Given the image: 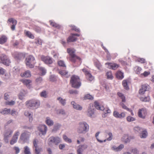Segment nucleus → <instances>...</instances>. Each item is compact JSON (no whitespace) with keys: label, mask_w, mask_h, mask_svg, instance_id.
I'll list each match as a JSON object with an SVG mask.
<instances>
[{"label":"nucleus","mask_w":154,"mask_h":154,"mask_svg":"<svg viewBox=\"0 0 154 154\" xmlns=\"http://www.w3.org/2000/svg\"><path fill=\"white\" fill-rule=\"evenodd\" d=\"M143 129L138 126H136L134 128V130L135 131V133H140L142 131V130Z\"/></svg>","instance_id":"nucleus-34"},{"label":"nucleus","mask_w":154,"mask_h":154,"mask_svg":"<svg viewBox=\"0 0 154 154\" xmlns=\"http://www.w3.org/2000/svg\"><path fill=\"white\" fill-rule=\"evenodd\" d=\"M100 133V132H97L95 134V137L96 138V139H97V140L100 143H102L103 142V141L102 140H100L98 138V136L99 134Z\"/></svg>","instance_id":"nucleus-61"},{"label":"nucleus","mask_w":154,"mask_h":154,"mask_svg":"<svg viewBox=\"0 0 154 154\" xmlns=\"http://www.w3.org/2000/svg\"><path fill=\"white\" fill-rule=\"evenodd\" d=\"M40 95L41 97L44 98H46L47 97V94L45 91H43L41 92Z\"/></svg>","instance_id":"nucleus-49"},{"label":"nucleus","mask_w":154,"mask_h":154,"mask_svg":"<svg viewBox=\"0 0 154 154\" xmlns=\"http://www.w3.org/2000/svg\"><path fill=\"white\" fill-rule=\"evenodd\" d=\"M94 113V107L93 104H90L88 108L87 115L90 117L92 116Z\"/></svg>","instance_id":"nucleus-16"},{"label":"nucleus","mask_w":154,"mask_h":154,"mask_svg":"<svg viewBox=\"0 0 154 154\" xmlns=\"http://www.w3.org/2000/svg\"><path fill=\"white\" fill-rule=\"evenodd\" d=\"M61 125L59 124H56L54 126L53 129L52 131L53 132H55L59 130L60 128Z\"/></svg>","instance_id":"nucleus-33"},{"label":"nucleus","mask_w":154,"mask_h":154,"mask_svg":"<svg viewBox=\"0 0 154 154\" xmlns=\"http://www.w3.org/2000/svg\"><path fill=\"white\" fill-rule=\"evenodd\" d=\"M13 132V131L10 129H8L5 131L4 134V140L6 143H8L9 138Z\"/></svg>","instance_id":"nucleus-7"},{"label":"nucleus","mask_w":154,"mask_h":154,"mask_svg":"<svg viewBox=\"0 0 154 154\" xmlns=\"http://www.w3.org/2000/svg\"><path fill=\"white\" fill-rule=\"evenodd\" d=\"M126 119L128 122H133L136 120L135 118L130 116H128L126 118Z\"/></svg>","instance_id":"nucleus-46"},{"label":"nucleus","mask_w":154,"mask_h":154,"mask_svg":"<svg viewBox=\"0 0 154 154\" xmlns=\"http://www.w3.org/2000/svg\"><path fill=\"white\" fill-rule=\"evenodd\" d=\"M87 147L88 145L85 144L79 145L77 150V154H82V152Z\"/></svg>","instance_id":"nucleus-14"},{"label":"nucleus","mask_w":154,"mask_h":154,"mask_svg":"<svg viewBox=\"0 0 154 154\" xmlns=\"http://www.w3.org/2000/svg\"><path fill=\"white\" fill-rule=\"evenodd\" d=\"M26 92L25 91H21L19 93L18 97L20 99L22 100L24 99L26 95Z\"/></svg>","instance_id":"nucleus-25"},{"label":"nucleus","mask_w":154,"mask_h":154,"mask_svg":"<svg viewBox=\"0 0 154 154\" xmlns=\"http://www.w3.org/2000/svg\"><path fill=\"white\" fill-rule=\"evenodd\" d=\"M57 100L59 104L63 106H64L66 104V100L61 97H58L57 98Z\"/></svg>","instance_id":"nucleus-20"},{"label":"nucleus","mask_w":154,"mask_h":154,"mask_svg":"<svg viewBox=\"0 0 154 154\" xmlns=\"http://www.w3.org/2000/svg\"><path fill=\"white\" fill-rule=\"evenodd\" d=\"M63 138L66 142L68 143H71L72 142L71 140L66 135L64 134L63 135Z\"/></svg>","instance_id":"nucleus-43"},{"label":"nucleus","mask_w":154,"mask_h":154,"mask_svg":"<svg viewBox=\"0 0 154 154\" xmlns=\"http://www.w3.org/2000/svg\"><path fill=\"white\" fill-rule=\"evenodd\" d=\"M67 52L71 56L70 60L72 62H75L76 59H79L80 58L77 56L75 54V50L73 49L70 48L67 49Z\"/></svg>","instance_id":"nucleus-6"},{"label":"nucleus","mask_w":154,"mask_h":154,"mask_svg":"<svg viewBox=\"0 0 154 154\" xmlns=\"http://www.w3.org/2000/svg\"><path fill=\"white\" fill-rule=\"evenodd\" d=\"M70 26L72 27V30H75V31L78 32H80L79 29L77 28L75 26L73 25H71Z\"/></svg>","instance_id":"nucleus-59"},{"label":"nucleus","mask_w":154,"mask_h":154,"mask_svg":"<svg viewBox=\"0 0 154 154\" xmlns=\"http://www.w3.org/2000/svg\"><path fill=\"white\" fill-rule=\"evenodd\" d=\"M77 128V132L80 134H84L88 132L89 130V125L85 121L79 122Z\"/></svg>","instance_id":"nucleus-1"},{"label":"nucleus","mask_w":154,"mask_h":154,"mask_svg":"<svg viewBox=\"0 0 154 154\" xmlns=\"http://www.w3.org/2000/svg\"><path fill=\"white\" fill-rule=\"evenodd\" d=\"M15 103V102L14 100H11V101H7L5 102V104L6 105L12 106L14 105Z\"/></svg>","instance_id":"nucleus-47"},{"label":"nucleus","mask_w":154,"mask_h":154,"mask_svg":"<svg viewBox=\"0 0 154 154\" xmlns=\"http://www.w3.org/2000/svg\"><path fill=\"white\" fill-rule=\"evenodd\" d=\"M42 78L41 77H39L38 78H37L35 80L36 82L38 84L41 83L42 82Z\"/></svg>","instance_id":"nucleus-57"},{"label":"nucleus","mask_w":154,"mask_h":154,"mask_svg":"<svg viewBox=\"0 0 154 154\" xmlns=\"http://www.w3.org/2000/svg\"><path fill=\"white\" fill-rule=\"evenodd\" d=\"M71 104L73 108L76 109L81 110L82 108L80 105L75 103L74 101H72Z\"/></svg>","instance_id":"nucleus-22"},{"label":"nucleus","mask_w":154,"mask_h":154,"mask_svg":"<svg viewBox=\"0 0 154 154\" xmlns=\"http://www.w3.org/2000/svg\"><path fill=\"white\" fill-rule=\"evenodd\" d=\"M7 37L4 35H2L0 38V44H3L5 43L7 41Z\"/></svg>","instance_id":"nucleus-29"},{"label":"nucleus","mask_w":154,"mask_h":154,"mask_svg":"<svg viewBox=\"0 0 154 154\" xmlns=\"http://www.w3.org/2000/svg\"><path fill=\"white\" fill-rule=\"evenodd\" d=\"M10 94L9 93H6L4 94V99L8 100L10 98Z\"/></svg>","instance_id":"nucleus-56"},{"label":"nucleus","mask_w":154,"mask_h":154,"mask_svg":"<svg viewBox=\"0 0 154 154\" xmlns=\"http://www.w3.org/2000/svg\"><path fill=\"white\" fill-rule=\"evenodd\" d=\"M26 103L28 107L37 108L40 106V101L37 100H32L26 101Z\"/></svg>","instance_id":"nucleus-3"},{"label":"nucleus","mask_w":154,"mask_h":154,"mask_svg":"<svg viewBox=\"0 0 154 154\" xmlns=\"http://www.w3.org/2000/svg\"><path fill=\"white\" fill-rule=\"evenodd\" d=\"M149 97H141L140 98V100L144 102H147L149 101Z\"/></svg>","instance_id":"nucleus-55"},{"label":"nucleus","mask_w":154,"mask_h":154,"mask_svg":"<svg viewBox=\"0 0 154 154\" xmlns=\"http://www.w3.org/2000/svg\"><path fill=\"white\" fill-rule=\"evenodd\" d=\"M25 62L27 67L30 68H33L35 63V58L32 56H29L26 58Z\"/></svg>","instance_id":"nucleus-4"},{"label":"nucleus","mask_w":154,"mask_h":154,"mask_svg":"<svg viewBox=\"0 0 154 154\" xmlns=\"http://www.w3.org/2000/svg\"><path fill=\"white\" fill-rule=\"evenodd\" d=\"M108 134L109 137L107 138V140L110 141L112 139V133H111V132H109V133Z\"/></svg>","instance_id":"nucleus-62"},{"label":"nucleus","mask_w":154,"mask_h":154,"mask_svg":"<svg viewBox=\"0 0 154 154\" xmlns=\"http://www.w3.org/2000/svg\"><path fill=\"white\" fill-rule=\"evenodd\" d=\"M141 134L140 135V137L141 138H145L147 136V133L146 130L143 129L141 131Z\"/></svg>","instance_id":"nucleus-31"},{"label":"nucleus","mask_w":154,"mask_h":154,"mask_svg":"<svg viewBox=\"0 0 154 154\" xmlns=\"http://www.w3.org/2000/svg\"><path fill=\"white\" fill-rule=\"evenodd\" d=\"M24 115L26 116L29 118V122H32L33 120L32 114L31 112L26 111L24 112Z\"/></svg>","instance_id":"nucleus-21"},{"label":"nucleus","mask_w":154,"mask_h":154,"mask_svg":"<svg viewBox=\"0 0 154 154\" xmlns=\"http://www.w3.org/2000/svg\"><path fill=\"white\" fill-rule=\"evenodd\" d=\"M106 65H108V68L110 69L115 70L119 67V65L115 63H106Z\"/></svg>","instance_id":"nucleus-19"},{"label":"nucleus","mask_w":154,"mask_h":154,"mask_svg":"<svg viewBox=\"0 0 154 154\" xmlns=\"http://www.w3.org/2000/svg\"><path fill=\"white\" fill-rule=\"evenodd\" d=\"M26 35L29 38L33 39L34 38V36L33 35L29 32L27 31L26 32Z\"/></svg>","instance_id":"nucleus-53"},{"label":"nucleus","mask_w":154,"mask_h":154,"mask_svg":"<svg viewBox=\"0 0 154 154\" xmlns=\"http://www.w3.org/2000/svg\"><path fill=\"white\" fill-rule=\"evenodd\" d=\"M106 75L108 79H112L113 78L112 72L111 71L107 72L106 73Z\"/></svg>","instance_id":"nucleus-39"},{"label":"nucleus","mask_w":154,"mask_h":154,"mask_svg":"<svg viewBox=\"0 0 154 154\" xmlns=\"http://www.w3.org/2000/svg\"><path fill=\"white\" fill-rule=\"evenodd\" d=\"M116 77L118 79H122L124 77L123 73L120 71H118L116 74Z\"/></svg>","instance_id":"nucleus-27"},{"label":"nucleus","mask_w":154,"mask_h":154,"mask_svg":"<svg viewBox=\"0 0 154 154\" xmlns=\"http://www.w3.org/2000/svg\"><path fill=\"white\" fill-rule=\"evenodd\" d=\"M50 24L53 27H55L59 29L60 28V26L57 24L52 22L51 20L49 21Z\"/></svg>","instance_id":"nucleus-37"},{"label":"nucleus","mask_w":154,"mask_h":154,"mask_svg":"<svg viewBox=\"0 0 154 154\" xmlns=\"http://www.w3.org/2000/svg\"><path fill=\"white\" fill-rule=\"evenodd\" d=\"M103 110L104 111V112L105 114L110 113L111 112V111L110 109L108 108H106L105 109L104 108V109Z\"/></svg>","instance_id":"nucleus-64"},{"label":"nucleus","mask_w":154,"mask_h":154,"mask_svg":"<svg viewBox=\"0 0 154 154\" xmlns=\"http://www.w3.org/2000/svg\"><path fill=\"white\" fill-rule=\"evenodd\" d=\"M113 115L116 118L122 119L125 116L126 114L124 112L119 113L118 111L115 110L113 112Z\"/></svg>","instance_id":"nucleus-11"},{"label":"nucleus","mask_w":154,"mask_h":154,"mask_svg":"<svg viewBox=\"0 0 154 154\" xmlns=\"http://www.w3.org/2000/svg\"><path fill=\"white\" fill-rule=\"evenodd\" d=\"M61 141V139L60 138L57 136H51L48 139V143L49 146H51L53 144L58 145Z\"/></svg>","instance_id":"nucleus-5"},{"label":"nucleus","mask_w":154,"mask_h":154,"mask_svg":"<svg viewBox=\"0 0 154 154\" xmlns=\"http://www.w3.org/2000/svg\"><path fill=\"white\" fill-rule=\"evenodd\" d=\"M58 63L59 65L60 66H62L63 67H66V66L63 60H60L59 61Z\"/></svg>","instance_id":"nucleus-51"},{"label":"nucleus","mask_w":154,"mask_h":154,"mask_svg":"<svg viewBox=\"0 0 154 154\" xmlns=\"http://www.w3.org/2000/svg\"><path fill=\"white\" fill-rule=\"evenodd\" d=\"M135 69H136L135 71L136 73L137 74H139L140 73V71L142 70L141 68L140 67L137 66L136 67Z\"/></svg>","instance_id":"nucleus-58"},{"label":"nucleus","mask_w":154,"mask_h":154,"mask_svg":"<svg viewBox=\"0 0 154 154\" xmlns=\"http://www.w3.org/2000/svg\"><path fill=\"white\" fill-rule=\"evenodd\" d=\"M30 133L27 132H24L22 133L20 137V139L24 142H26L29 139Z\"/></svg>","instance_id":"nucleus-13"},{"label":"nucleus","mask_w":154,"mask_h":154,"mask_svg":"<svg viewBox=\"0 0 154 154\" xmlns=\"http://www.w3.org/2000/svg\"><path fill=\"white\" fill-rule=\"evenodd\" d=\"M41 59L47 64H50L53 63L52 59L49 56H42L41 57Z\"/></svg>","instance_id":"nucleus-10"},{"label":"nucleus","mask_w":154,"mask_h":154,"mask_svg":"<svg viewBox=\"0 0 154 154\" xmlns=\"http://www.w3.org/2000/svg\"><path fill=\"white\" fill-rule=\"evenodd\" d=\"M34 149L35 150V152L36 154H39L41 150V149L38 148V147Z\"/></svg>","instance_id":"nucleus-63"},{"label":"nucleus","mask_w":154,"mask_h":154,"mask_svg":"<svg viewBox=\"0 0 154 154\" xmlns=\"http://www.w3.org/2000/svg\"><path fill=\"white\" fill-rule=\"evenodd\" d=\"M11 112L10 109H7L6 108H5L2 111H0V113L3 115H8Z\"/></svg>","instance_id":"nucleus-30"},{"label":"nucleus","mask_w":154,"mask_h":154,"mask_svg":"<svg viewBox=\"0 0 154 154\" xmlns=\"http://www.w3.org/2000/svg\"><path fill=\"white\" fill-rule=\"evenodd\" d=\"M82 70L86 75L87 78L90 81H92L94 79L93 76L89 72L85 69H83Z\"/></svg>","instance_id":"nucleus-15"},{"label":"nucleus","mask_w":154,"mask_h":154,"mask_svg":"<svg viewBox=\"0 0 154 154\" xmlns=\"http://www.w3.org/2000/svg\"><path fill=\"white\" fill-rule=\"evenodd\" d=\"M78 92L79 91L76 90H70L69 91V93L70 94H77Z\"/></svg>","instance_id":"nucleus-52"},{"label":"nucleus","mask_w":154,"mask_h":154,"mask_svg":"<svg viewBox=\"0 0 154 154\" xmlns=\"http://www.w3.org/2000/svg\"><path fill=\"white\" fill-rule=\"evenodd\" d=\"M74 36V35H72V36H69L67 40V42H73L76 41L77 40V38H76Z\"/></svg>","instance_id":"nucleus-35"},{"label":"nucleus","mask_w":154,"mask_h":154,"mask_svg":"<svg viewBox=\"0 0 154 154\" xmlns=\"http://www.w3.org/2000/svg\"><path fill=\"white\" fill-rule=\"evenodd\" d=\"M122 85L125 89L128 90L129 87L128 85L127 82L126 80H124L122 82Z\"/></svg>","instance_id":"nucleus-42"},{"label":"nucleus","mask_w":154,"mask_h":154,"mask_svg":"<svg viewBox=\"0 0 154 154\" xmlns=\"http://www.w3.org/2000/svg\"><path fill=\"white\" fill-rule=\"evenodd\" d=\"M39 69L42 75H44L45 74L46 72V70L44 68L42 67H40Z\"/></svg>","instance_id":"nucleus-41"},{"label":"nucleus","mask_w":154,"mask_h":154,"mask_svg":"<svg viewBox=\"0 0 154 154\" xmlns=\"http://www.w3.org/2000/svg\"><path fill=\"white\" fill-rule=\"evenodd\" d=\"M21 81L27 86L29 87L30 84L31 82V81L30 80L25 79L21 80Z\"/></svg>","instance_id":"nucleus-26"},{"label":"nucleus","mask_w":154,"mask_h":154,"mask_svg":"<svg viewBox=\"0 0 154 154\" xmlns=\"http://www.w3.org/2000/svg\"><path fill=\"white\" fill-rule=\"evenodd\" d=\"M94 105L95 107L98 109L103 110L104 109V107L103 106H100L97 102H95Z\"/></svg>","instance_id":"nucleus-32"},{"label":"nucleus","mask_w":154,"mask_h":154,"mask_svg":"<svg viewBox=\"0 0 154 154\" xmlns=\"http://www.w3.org/2000/svg\"><path fill=\"white\" fill-rule=\"evenodd\" d=\"M149 86L146 84H145L143 85L142 86V90L143 89V91L145 92L146 91H148L149 90Z\"/></svg>","instance_id":"nucleus-38"},{"label":"nucleus","mask_w":154,"mask_h":154,"mask_svg":"<svg viewBox=\"0 0 154 154\" xmlns=\"http://www.w3.org/2000/svg\"><path fill=\"white\" fill-rule=\"evenodd\" d=\"M84 99L92 100L93 99V97L89 94H86L84 97Z\"/></svg>","instance_id":"nucleus-50"},{"label":"nucleus","mask_w":154,"mask_h":154,"mask_svg":"<svg viewBox=\"0 0 154 154\" xmlns=\"http://www.w3.org/2000/svg\"><path fill=\"white\" fill-rule=\"evenodd\" d=\"M20 75L22 77H29L31 76V72L29 70H27L24 73H21Z\"/></svg>","instance_id":"nucleus-24"},{"label":"nucleus","mask_w":154,"mask_h":154,"mask_svg":"<svg viewBox=\"0 0 154 154\" xmlns=\"http://www.w3.org/2000/svg\"><path fill=\"white\" fill-rule=\"evenodd\" d=\"M120 105L123 109H126L128 111H131V109L128 108L123 103H120Z\"/></svg>","instance_id":"nucleus-54"},{"label":"nucleus","mask_w":154,"mask_h":154,"mask_svg":"<svg viewBox=\"0 0 154 154\" xmlns=\"http://www.w3.org/2000/svg\"><path fill=\"white\" fill-rule=\"evenodd\" d=\"M122 141L125 143H127L130 141V139L128 135L124 134L122 138Z\"/></svg>","instance_id":"nucleus-28"},{"label":"nucleus","mask_w":154,"mask_h":154,"mask_svg":"<svg viewBox=\"0 0 154 154\" xmlns=\"http://www.w3.org/2000/svg\"><path fill=\"white\" fill-rule=\"evenodd\" d=\"M24 152L25 154H31L30 149L28 146H25L24 148Z\"/></svg>","instance_id":"nucleus-40"},{"label":"nucleus","mask_w":154,"mask_h":154,"mask_svg":"<svg viewBox=\"0 0 154 154\" xmlns=\"http://www.w3.org/2000/svg\"><path fill=\"white\" fill-rule=\"evenodd\" d=\"M118 95L122 99V102H125V96L121 93H118Z\"/></svg>","instance_id":"nucleus-45"},{"label":"nucleus","mask_w":154,"mask_h":154,"mask_svg":"<svg viewBox=\"0 0 154 154\" xmlns=\"http://www.w3.org/2000/svg\"><path fill=\"white\" fill-rule=\"evenodd\" d=\"M20 134V132L19 131H16L14 135L11 140L10 141V144L13 145L16 143L18 138V136Z\"/></svg>","instance_id":"nucleus-12"},{"label":"nucleus","mask_w":154,"mask_h":154,"mask_svg":"<svg viewBox=\"0 0 154 154\" xmlns=\"http://www.w3.org/2000/svg\"><path fill=\"white\" fill-rule=\"evenodd\" d=\"M46 124L49 126H52L54 125L53 121L49 117H47L45 120Z\"/></svg>","instance_id":"nucleus-23"},{"label":"nucleus","mask_w":154,"mask_h":154,"mask_svg":"<svg viewBox=\"0 0 154 154\" xmlns=\"http://www.w3.org/2000/svg\"><path fill=\"white\" fill-rule=\"evenodd\" d=\"M70 82L72 87L75 88H79L81 85L79 78L77 76H72L71 78Z\"/></svg>","instance_id":"nucleus-2"},{"label":"nucleus","mask_w":154,"mask_h":154,"mask_svg":"<svg viewBox=\"0 0 154 154\" xmlns=\"http://www.w3.org/2000/svg\"><path fill=\"white\" fill-rule=\"evenodd\" d=\"M10 114L12 116H17L18 115V112L14 109H13L11 111V112Z\"/></svg>","instance_id":"nucleus-36"},{"label":"nucleus","mask_w":154,"mask_h":154,"mask_svg":"<svg viewBox=\"0 0 154 154\" xmlns=\"http://www.w3.org/2000/svg\"><path fill=\"white\" fill-rule=\"evenodd\" d=\"M146 114V111L145 109H142L139 110L138 112V116L143 119H144Z\"/></svg>","instance_id":"nucleus-18"},{"label":"nucleus","mask_w":154,"mask_h":154,"mask_svg":"<svg viewBox=\"0 0 154 154\" xmlns=\"http://www.w3.org/2000/svg\"><path fill=\"white\" fill-rule=\"evenodd\" d=\"M38 129L40 132L39 134L44 135L46 133L48 128L45 125L43 124L39 125L38 127Z\"/></svg>","instance_id":"nucleus-9"},{"label":"nucleus","mask_w":154,"mask_h":154,"mask_svg":"<svg viewBox=\"0 0 154 154\" xmlns=\"http://www.w3.org/2000/svg\"><path fill=\"white\" fill-rule=\"evenodd\" d=\"M59 73L62 76L66 75L68 73L66 71H61L59 72Z\"/></svg>","instance_id":"nucleus-60"},{"label":"nucleus","mask_w":154,"mask_h":154,"mask_svg":"<svg viewBox=\"0 0 154 154\" xmlns=\"http://www.w3.org/2000/svg\"><path fill=\"white\" fill-rule=\"evenodd\" d=\"M95 65L96 67L100 70H101L102 66L100 63L98 61L97 62L95 63Z\"/></svg>","instance_id":"nucleus-48"},{"label":"nucleus","mask_w":154,"mask_h":154,"mask_svg":"<svg viewBox=\"0 0 154 154\" xmlns=\"http://www.w3.org/2000/svg\"><path fill=\"white\" fill-rule=\"evenodd\" d=\"M57 113L58 114H61L64 116L66 115V112L65 110L62 109L58 110L57 111Z\"/></svg>","instance_id":"nucleus-44"},{"label":"nucleus","mask_w":154,"mask_h":154,"mask_svg":"<svg viewBox=\"0 0 154 154\" xmlns=\"http://www.w3.org/2000/svg\"><path fill=\"white\" fill-rule=\"evenodd\" d=\"M124 147V145L121 144L118 146H117L115 145H113L111 147V149L112 150L116 152H117L121 151Z\"/></svg>","instance_id":"nucleus-17"},{"label":"nucleus","mask_w":154,"mask_h":154,"mask_svg":"<svg viewBox=\"0 0 154 154\" xmlns=\"http://www.w3.org/2000/svg\"><path fill=\"white\" fill-rule=\"evenodd\" d=\"M11 63L8 57L5 55L3 54L0 57V63H2L7 66L9 65Z\"/></svg>","instance_id":"nucleus-8"}]
</instances>
